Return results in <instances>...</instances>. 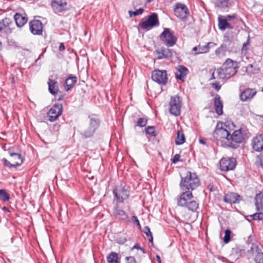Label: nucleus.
Wrapping results in <instances>:
<instances>
[{"mask_svg": "<svg viewBox=\"0 0 263 263\" xmlns=\"http://www.w3.org/2000/svg\"><path fill=\"white\" fill-rule=\"evenodd\" d=\"M238 68L237 63L231 59H227L222 65V68H218L216 73L219 78L222 80H227L233 76L236 72Z\"/></svg>", "mask_w": 263, "mask_h": 263, "instance_id": "obj_1", "label": "nucleus"}, {"mask_svg": "<svg viewBox=\"0 0 263 263\" xmlns=\"http://www.w3.org/2000/svg\"><path fill=\"white\" fill-rule=\"evenodd\" d=\"M180 187L183 190L193 191L200 185V180L195 173L187 172L185 174L181 176Z\"/></svg>", "mask_w": 263, "mask_h": 263, "instance_id": "obj_2", "label": "nucleus"}, {"mask_svg": "<svg viewBox=\"0 0 263 263\" xmlns=\"http://www.w3.org/2000/svg\"><path fill=\"white\" fill-rule=\"evenodd\" d=\"M177 205L185 207L193 212L196 211L199 207V203L193 200V196L191 191L183 192L177 199Z\"/></svg>", "mask_w": 263, "mask_h": 263, "instance_id": "obj_3", "label": "nucleus"}, {"mask_svg": "<svg viewBox=\"0 0 263 263\" xmlns=\"http://www.w3.org/2000/svg\"><path fill=\"white\" fill-rule=\"evenodd\" d=\"M113 194L118 201L122 203L128 198L129 191L127 187L121 184L119 187L114 190Z\"/></svg>", "mask_w": 263, "mask_h": 263, "instance_id": "obj_4", "label": "nucleus"}, {"mask_svg": "<svg viewBox=\"0 0 263 263\" xmlns=\"http://www.w3.org/2000/svg\"><path fill=\"white\" fill-rule=\"evenodd\" d=\"M140 25L143 29L149 30L151 28L158 26L159 25V22L158 20V15L156 13H153L147 16V19L141 23Z\"/></svg>", "mask_w": 263, "mask_h": 263, "instance_id": "obj_5", "label": "nucleus"}, {"mask_svg": "<svg viewBox=\"0 0 263 263\" xmlns=\"http://www.w3.org/2000/svg\"><path fill=\"white\" fill-rule=\"evenodd\" d=\"M162 41L167 47H172L176 43L177 38L173 34L168 28H165L163 32L160 35Z\"/></svg>", "mask_w": 263, "mask_h": 263, "instance_id": "obj_6", "label": "nucleus"}, {"mask_svg": "<svg viewBox=\"0 0 263 263\" xmlns=\"http://www.w3.org/2000/svg\"><path fill=\"white\" fill-rule=\"evenodd\" d=\"M243 140V136L240 130H235L232 135L230 134V142L227 144V146L236 149L238 147V144L242 142Z\"/></svg>", "mask_w": 263, "mask_h": 263, "instance_id": "obj_7", "label": "nucleus"}, {"mask_svg": "<svg viewBox=\"0 0 263 263\" xmlns=\"http://www.w3.org/2000/svg\"><path fill=\"white\" fill-rule=\"evenodd\" d=\"M152 79L159 84L165 85L168 80L166 71L158 69L154 70L152 73Z\"/></svg>", "mask_w": 263, "mask_h": 263, "instance_id": "obj_8", "label": "nucleus"}, {"mask_svg": "<svg viewBox=\"0 0 263 263\" xmlns=\"http://www.w3.org/2000/svg\"><path fill=\"white\" fill-rule=\"evenodd\" d=\"M100 122L96 118H91L89 121V127L81 134L85 138L91 137L94 134L96 130L99 127Z\"/></svg>", "mask_w": 263, "mask_h": 263, "instance_id": "obj_9", "label": "nucleus"}, {"mask_svg": "<svg viewBox=\"0 0 263 263\" xmlns=\"http://www.w3.org/2000/svg\"><path fill=\"white\" fill-rule=\"evenodd\" d=\"M62 105L61 104H55L50 109L47 113L48 120L50 122L55 121L62 115Z\"/></svg>", "mask_w": 263, "mask_h": 263, "instance_id": "obj_10", "label": "nucleus"}, {"mask_svg": "<svg viewBox=\"0 0 263 263\" xmlns=\"http://www.w3.org/2000/svg\"><path fill=\"white\" fill-rule=\"evenodd\" d=\"M236 161L234 158H223L219 162L220 168L222 171H229L233 170L236 166Z\"/></svg>", "mask_w": 263, "mask_h": 263, "instance_id": "obj_11", "label": "nucleus"}, {"mask_svg": "<svg viewBox=\"0 0 263 263\" xmlns=\"http://www.w3.org/2000/svg\"><path fill=\"white\" fill-rule=\"evenodd\" d=\"M13 22L10 18L5 17L0 21V33L9 34L12 32Z\"/></svg>", "mask_w": 263, "mask_h": 263, "instance_id": "obj_12", "label": "nucleus"}, {"mask_svg": "<svg viewBox=\"0 0 263 263\" xmlns=\"http://www.w3.org/2000/svg\"><path fill=\"white\" fill-rule=\"evenodd\" d=\"M175 15L181 20H185L189 15L187 7L183 4L177 3L174 9Z\"/></svg>", "mask_w": 263, "mask_h": 263, "instance_id": "obj_13", "label": "nucleus"}, {"mask_svg": "<svg viewBox=\"0 0 263 263\" xmlns=\"http://www.w3.org/2000/svg\"><path fill=\"white\" fill-rule=\"evenodd\" d=\"M170 113L175 116L180 115V100L178 96L172 97L170 101Z\"/></svg>", "mask_w": 263, "mask_h": 263, "instance_id": "obj_14", "label": "nucleus"}, {"mask_svg": "<svg viewBox=\"0 0 263 263\" xmlns=\"http://www.w3.org/2000/svg\"><path fill=\"white\" fill-rule=\"evenodd\" d=\"M29 30L33 35H41L43 32V24L37 20H33L29 23Z\"/></svg>", "mask_w": 263, "mask_h": 263, "instance_id": "obj_15", "label": "nucleus"}, {"mask_svg": "<svg viewBox=\"0 0 263 263\" xmlns=\"http://www.w3.org/2000/svg\"><path fill=\"white\" fill-rule=\"evenodd\" d=\"M216 138L221 142H224L227 145L230 142V133L225 128L217 129L215 132Z\"/></svg>", "mask_w": 263, "mask_h": 263, "instance_id": "obj_16", "label": "nucleus"}, {"mask_svg": "<svg viewBox=\"0 0 263 263\" xmlns=\"http://www.w3.org/2000/svg\"><path fill=\"white\" fill-rule=\"evenodd\" d=\"M248 252L254 255V261L256 263H263V252L257 245L252 244Z\"/></svg>", "mask_w": 263, "mask_h": 263, "instance_id": "obj_17", "label": "nucleus"}, {"mask_svg": "<svg viewBox=\"0 0 263 263\" xmlns=\"http://www.w3.org/2000/svg\"><path fill=\"white\" fill-rule=\"evenodd\" d=\"M51 5L56 13L63 12L68 9L67 2L62 0L53 1Z\"/></svg>", "mask_w": 263, "mask_h": 263, "instance_id": "obj_18", "label": "nucleus"}, {"mask_svg": "<svg viewBox=\"0 0 263 263\" xmlns=\"http://www.w3.org/2000/svg\"><path fill=\"white\" fill-rule=\"evenodd\" d=\"M155 56L158 60L163 59H168L172 57V50L168 48L161 47L156 50L154 52Z\"/></svg>", "mask_w": 263, "mask_h": 263, "instance_id": "obj_19", "label": "nucleus"}, {"mask_svg": "<svg viewBox=\"0 0 263 263\" xmlns=\"http://www.w3.org/2000/svg\"><path fill=\"white\" fill-rule=\"evenodd\" d=\"M253 148L256 152L263 150V135H259L254 137L252 141Z\"/></svg>", "mask_w": 263, "mask_h": 263, "instance_id": "obj_20", "label": "nucleus"}, {"mask_svg": "<svg viewBox=\"0 0 263 263\" xmlns=\"http://www.w3.org/2000/svg\"><path fill=\"white\" fill-rule=\"evenodd\" d=\"M223 200L230 204L237 203L239 202L241 197L238 194L231 192L225 195Z\"/></svg>", "mask_w": 263, "mask_h": 263, "instance_id": "obj_21", "label": "nucleus"}, {"mask_svg": "<svg viewBox=\"0 0 263 263\" xmlns=\"http://www.w3.org/2000/svg\"><path fill=\"white\" fill-rule=\"evenodd\" d=\"M176 70L175 72L176 78L182 81H184L188 73V69L184 66L179 65L177 67Z\"/></svg>", "mask_w": 263, "mask_h": 263, "instance_id": "obj_22", "label": "nucleus"}, {"mask_svg": "<svg viewBox=\"0 0 263 263\" xmlns=\"http://www.w3.org/2000/svg\"><path fill=\"white\" fill-rule=\"evenodd\" d=\"M256 93V91L253 89H246L240 95V100L242 101L251 100Z\"/></svg>", "mask_w": 263, "mask_h": 263, "instance_id": "obj_23", "label": "nucleus"}, {"mask_svg": "<svg viewBox=\"0 0 263 263\" xmlns=\"http://www.w3.org/2000/svg\"><path fill=\"white\" fill-rule=\"evenodd\" d=\"M52 78V76H50L48 79V90L50 93L55 95L59 91L58 83L57 81Z\"/></svg>", "mask_w": 263, "mask_h": 263, "instance_id": "obj_24", "label": "nucleus"}, {"mask_svg": "<svg viewBox=\"0 0 263 263\" xmlns=\"http://www.w3.org/2000/svg\"><path fill=\"white\" fill-rule=\"evenodd\" d=\"M10 156L11 157L10 161L13 163L14 167H16L22 164L23 160L20 154L10 153Z\"/></svg>", "mask_w": 263, "mask_h": 263, "instance_id": "obj_25", "label": "nucleus"}, {"mask_svg": "<svg viewBox=\"0 0 263 263\" xmlns=\"http://www.w3.org/2000/svg\"><path fill=\"white\" fill-rule=\"evenodd\" d=\"M218 27L220 30L223 31L226 29H232L234 28L233 25L228 22L226 20L222 18V16H219L218 17Z\"/></svg>", "mask_w": 263, "mask_h": 263, "instance_id": "obj_26", "label": "nucleus"}, {"mask_svg": "<svg viewBox=\"0 0 263 263\" xmlns=\"http://www.w3.org/2000/svg\"><path fill=\"white\" fill-rule=\"evenodd\" d=\"M211 44H214V43L212 42H209L206 45L204 46H201L199 45L198 46H196L193 48L192 50L196 52V53H194L195 55L207 53L209 51L210 45Z\"/></svg>", "mask_w": 263, "mask_h": 263, "instance_id": "obj_27", "label": "nucleus"}, {"mask_svg": "<svg viewBox=\"0 0 263 263\" xmlns=\"http://www.w3.org/2000/svg\"><path fill=\"white\" fill-rule=\"evenodd\" d=\"M255 205L257 211L263 210V193L260 192L255 197Z\"/></svg>", "mask_w": 263, "mask_h": 263, "instance_id": "obj_28", "label": "nucleus"}, {"mask_svg": "<svg viewBox=\"0 0 263 263\" xmlns=\"http://www.w3.org/2000/svg\"><path fill=\"white\" fill-rule=\"evenodd\" d=\"M14 19L16 25L18 27H23L27 22L28 18L26 16H23L20 13H16L14 15Z\"/></svg>", "mask_w": 263, "mask_h": 263, "instance_id": "obj_29", "label": "nucleus"}, {"mask_svg": "<svg viewBox=\"0 0 263 263\" xmlns=\"http://www.w3.org/2000/svg\"><path fill=\"white\" fill-rule=\"evenodd\" d=\"M214 107L216 113L218 115L223 114V103L219 96H216L214 98Z\"/></svg>", "mask_w": 263, "mask_h": 263, "instance_id": "obj_30", "label": "nucleus"}, {"mask_svg": "<svg viewBox=\"0 0 263 263\" xmlns=\"http://www.w3.org/2000/svg\"><path fill=\"white\" fill-rule=\"evenodd\" d=\"M77 82V78L75 76H69L65 82V89L66 91L70 90Z\"/></svg>", "mask_w": 263, "mask_h": 263, "instance_id": "obj_31", "label": "nucleus"}, {"mask_svg": "<svg viewBox=\"0 0 263 263\" xmlns=\"http://www.w3.org/2000/svg\"><path fill=\"white\" fill-rule=\"evenodd\" d=\"M114 214L116 217L123 220H126L128 217L124 211L119 209L117 205L114 208Z\"/></svg>", "mask_w": 263, "mask_h": 263, "instance_id": "obj_32", "label": "nucleus"}, {"mask_svg": "<svg viewBox=\"0 0 263 263\" xmlns=\"http://www.w3.org/2000/svg\"><path fill=\"white\" fill-rule=\"evenodd\" d=\"M227 45L225 44H222L218 49L215 51L216 55L221 58L226 55L227 52Z\"/></svg>", "mask_w": 263, "mask_h": 263, "instance_id": "obj_33", "label": "nucleus"}, {"mask_svg": "<svg viewBox=\"0 0 263 263\" xmlns=\"http://www.w3.org/2000/svg\"><path fill=\"white\" fill-rule=\"evenodd\" d=\"M108 263H118V255L115 252H111L106 257Z\"/></svg>", "mask_w": 263, "mask_h": 263, "instance_id": "obj_34", "label": "nucleus"}, {"mask_svg": "<svg viewBox=\"0 0 263 263\" xmlns=\"http://www.w3.org/2000/svg\"><path fill=\"white\" fill-rule=\"evenodd\" d=\"M259 71V68L257 66H254L253 64H249L246 67V72L250 76L257 73Z\"/></svg>", "mask_w": 263, "mask_h": 263, "instance_id": "obj_35", "label": "nucleus"}, {"mask_svg": "<svg viewBox=\"0 0 263 263\" xmlns=\"http://www.w3.org/2000/svg\"><path fill=\"white\" fill-rule=\"evenodd\" d=\"M184 135L182 130H178L177 132V135L175 140L176 145H181L185 142Z\"/></svg>", "mask_w": 263, "mask_h": 263, "instance_id": "obj_36", "label": "nucleus"}, {"mask_svg": "<svg viewBox=\"0 0 263 263\" xmlns=\"http://www.w3.org/2000/svg\"><path fill=\"white\" fill-rule=\"evenodd\" d=\"M0 198L4 201H8L10 199V196L5 190H0Z\"/></svg>", "mask_w": 263, "mask_h": 263, "instance_id": "obj_37", "label": "nucleus"}, {"mask_svg": "<svg viewBox=\"0 0 263 263\" xmlns=\"http://www.w3.org/2000/svg\"><path fill=\"white\" fill-rule=\"evenodd\" d=\"M231 231L227 229L225 231V235L223 238V241L226 243H228L230 242L231 239Z\"/></svg>", "mask_w": 263, "mask_h": 263, "instance_id": "obj_38", "label": "nucleus"}, {"mask_svg": "<svg viewBox=\"0 0 263 263\" xmlns=\"http://www.w3.org/2000/svg\"><path fill=\"white\" fill-rule=\"evenodd\" d=\"M250 216L254 220H261L263 219V213H256Z\"/></svg>", "mask_w": 263, "mask_h": 263, "instance_id": "obj_39", "label": "nucleus"}, {"mask_svg": "<svg viewBox=\"0 0 263 263\" xmlns=\"http://www.w3.org/2000/svg\"><path fill=\"white\" fill-rule=\"evenodd\" d=\"M147 124V120L144 118H140L137 123V125L139 127H144Z\"/></svg>", "mask_w": 263, "mask_h": 263, "instance_id": "obj_40", "label": "nucleus"}, {"mask_svg": "<svg viewBox=\"0 0 263 263\" xmlns=\"http://www.w3.org/2000/svg\"><path fill=\"white\" fill-rule=\"evenodd\" d=\"M146 133L152 136H155V129L154 126H148L145 129Z\"/></svg>", "mask_w": 263, "mask_h": 263, "instance_id": "obj_41", "label": "nucleus"}, {"mask_svg": "<svg viewBox=\"0 0 263 263\" xmlns=\"http://www.w3.org/2000/svg\"><path fill=\"white\" fill-rule=\"evenodd\" d=\"M125 259L126 263H137L134 256H127Z\"/></svg>", "mask_w": 263, "mask_h": 263, "instance_id": "obj_42", "label": "nucleus"}, {"mask_svg": "<svg viewBox=\"0 0 263 263\" xmlns=\"http://www.w3.org/2000/svg\"><path fill=\"white\" fill-rule=\"evenodd\" d=\"M131 219H132V220L137 224L138 228L140 229L141 225L140 224V222H139V221L138 218L136 216H133L132 217Z\"/></svg>", "mask_w": 263, "mask_h": 263, "instance_id": "obj_43", "label": "nucleus"}, {"mask_svg": "<svg viewBox=\"0 0 263 263\" xmlns=\"http://www.w3.org/2000/svg\"><path fill=\"white\" fill-rule=\"evenodd\" d=\"M2 161L4 162L5 165L7 166V167H9L10 168L14 167V166L13 165V163H10V162L9 161H8L6 159L4 158L3 159Z\"/></svg>", "mask_w": 263, "mask_h": 263, "instance_id": "obj_44", "label": "nucleus"}, {"mask_svg": "<svg viewBox=\"0 0 263 263\" xmlns=\"http://www.w3.org/2000/svg\"><path fill=\"white\" fill-rule=\"evenodd\" d=\"M144 233L146 234L147 237L152 235V232H151L150 229L146 226L144 228Z\"/></svg>", "mask_w": 263, "mask_h": 263, "instance_id": "obj_45", "label": "nucleus"}, {"mask_svg": "<svg viewBox=\"0 0 263 263\" xmlns=\"http://www.w3.org/2000/svg\"><path fill=\"white\" fill-rule=\"evenodd\" d=\"M143 11H144L143 9L141 8L136 10V11H134L133 15H134V16H137V15L141 14H142Z\"/></svg>", "mask_w": 263, "mask_h": 263, "instance_id": "obj_46", "label": "nucleus"}, {"mask_svg": "<svg viewBox=\"0 0 263 263\" xmlns=\"http://www.w3.org/2000/svg\"><path fill=\"white\" fill-rule=\"evenodd\" d=\"M236 16L234 15H228L226 16H222V18H224V20H226L227 21H230L231 20L235 18Z\"/></svg>", "mask_w": 263, "mask_h": 263, "instance_id": "obj_47", "label": "nucleus"}, {"mask_svg": "<svg viewBox=\"0 0 263 263\" xmlns=\"http://www.w3.org/2000/svg\"><path fill=\"white\" fill-rule=\"evenodd\" d=\"M180 156L179 154H176L174 158L172 159V162L174 163H176L179 160Z\"/></svg>", "mask_w": 263, "mask_h": 263, "instance_id": "obj_48", "label": "nucleus"}, {"mask_svg": "<svg viewBox=\"0 0 263 263\" xmlns=\"http://www.w3.org/2000/svg\"><path fill=\"white\" fill-rule=\"evenodd\" d=\"M249 40H250V38L249 37H248V40H247V41L246 42V43H244L243 44V45H242V51H244L245 50H247V46L248 45V44H249Z\"/></svg>", "mask_w": 263, "mask_h": 263, "instance_id": "obj_49", "label": "nucleus"}, {"mask_svg": "<svg viewBox=\"0 0 263 263\" xmlns=\"http://www.w3.org/2000/svg\"><path fill=\"white\" fill-rule=\"evenodd\" d=\"M212 86L213 88H214L217 91H218L220 88H221V86L219 85L218 83H212Z\"/></svg>", "mask_w": 263, "mask_h": 263, "instance_id": "obj_50", "label": "nucleus"}, {"mask_svg": "<svg viewBox=\"0 0 263 263\" xmlns=\"http://www.w3.org/2000/svg\"><path fill=\"white\" fill-rule=\"evenodd\" d=\"M199 142L202 144H205L206 143V139L205 138H201L199 139Z\"/></svg>", "mask_w": 263, "mask_h": 263, "instance_id": "obj_51", "label": "nucleus"}, {"mask_svg": "<svg viewBox=\"0 0 263 263\" xmlns=\"http://www.w3.org/2000/svg\"><path fill=\"white\" fill-rule=\"evenodd\" d=\"M65 49V46L63 43H61L59 46V50L62 51Z\"/></svg>", "mask_w": 263, "mask_h": 263, "instance_id": "obj_52", "label": "nucleus"}, {"mask_svg": "<svg viewBox=\"0 0 263 263\" xmlns=\"http://www.w3.org/2000/svg\"><path fill=\"white\" fill-rule=\"evenodd\" d=\"M157 260L159 263H161L160 257L159 255L156 256Z\"/></svg>", "mask_w": 263, "mask_h": 263, "instance_id": "obj_53", "label": "nucleus"}, {"mask_svg": "<svg viewBox=\"0 0 263 263\" xmlns=\"http://www.w3.org/2000/svg\"><path fill=\"white\" fill-rule=\"evenodd\" d=\"M148 240L149 242H153V236L152 235H151L150 236L148 237Z\"/></svg>", "mask_w": 263, "mask_h": 263, "instance_id": "obj_54", "label": "nucleus"}, {"mask_svg": "<svg viewBox=\"0 0 263 263\" xmlns=\"http://www.w3.org/2000/svg\"><path fill=\"white\" fill-rule=\"evenodd\" d=\"M133 12L134 11H128V14L130 16V17H132L133 15Z\"/></svg>", "mask_w": 263, "mask_h": 263, "instance_id": "obj_55", "label": "nucleus"}, {"mask_svg": "<svg viewBox=\"0 0 263 263\" xmlns=\"http://www.w3.org/2000/svg\"><path fill=\"white\" fill-rule=\"evenodd\" d=\"M215 72H214L212 73L211 79H215V76H214Z\"/></svg>", "mask_w": 263, "mask_h": 263, "instance_id": "obj_56", "label": "nucleus"}, {"mask_svg": "<svg viewBox=\"0 0 263 263\" xmlns=\"http://www.w3.org/2000/svg\"><path fill=\"white\" fill-rule=\"evenodd\" d=\"M41 55H42V54H41V55H40V57H41ZM40 58V57H39V58H38V59H37V60H35V62H36L37 61V60L39 59V58Z\"/></svg>", "mask_w": 263, "mask_h": 263, "instance_id": "obj_57", "label": "nucleus"}, {"mask_svg": "<svg viewBox=\"0 0 263 263\" xmlns=\"http://www.w3.org/2000/svg\"><path fill=\"white\" fill-rule=\"evenodd\" d=\"M260 165L261 166L263 165V164H262V163H261V161L260 162Z\"/></svg>", "mask_w": 263, "mask_h": 263, "instance_id": "obj_58", "label": "nucleus"}, {"mask_svg": "<svg viewBox=\"0 0 263 263\" xmlns=\"http://www.w3.org/2000/svg\"><path fill=\"white\" fill-rule=\"evenodd\" d=\"M134 248H137V245H136L134 247Z\"/></svg>", "mask_w": 263, "mask_h": 263, "instance_id": "obj_59", "label": "nucleus"}]
</instances>
